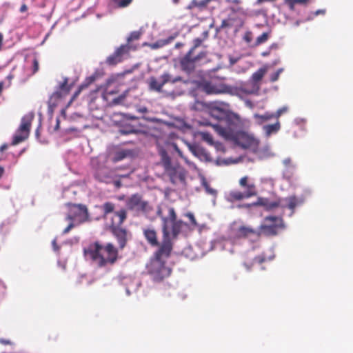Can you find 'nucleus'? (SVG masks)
Segmentation results:
<instances>
[{"mask_svg":"<svg viewBox=\"0 0 353 353\" xmlns=\"http://www.w3.org/2000/svg\"><path fill=\"white\" fill-rule=\"evenodd\" d=\"M157 215L161 221L163 239L161 245L173 248L172 239H176L184 227L190 226L187 223L177 218L176 212L171 205L159 206Z\"/></svg>","mask_w":353,"mask_h":353,"instance_id":"nucleus-1","label":"nucleus"},{"mask_svg":"<svg viewBox=\"0 0 353 353\" xmlns=\"http://www.w3.org/2000/svg\"><path fill=\"white\" fill-rule=\"evenodd\" d=\"M83 255L87 261L99 268L113 265L119 259L118 248L112 243L102 244L98 241L85 247Z\"/></svg>","mask_w":353,"mask_h":353,"instance_id":"nucleus-2","label":"nucleus"},{"mask_svg":"<svg viewBox=\"0 0 353 353\" xmlns=\"http://www.w3.org/2000/svg\"><path fill=\"white\" fill-rule=\"evenodd\" d=\"M172 250V248L160 245L147 264V272L154 282L163 281L171 275L172 270L167 265L165 259L170 256Z\"/></svg>","mask_w":353,"mask_h":353,"instance_id":"nucleus-3","label":"nucleus"},{"mask_svg":"<svg viewBox=\"0 0 353 353\" xmlns=\"http://www.w3.org/2000/svg\"><path fill=\"white\" fill-rule=\"evenodd\" d=\"M213 128L221 137L233 142L243 148L251 147L254 139L242 132H234L230 127H223L220 124L213 125Z\"/></svg>","mask_w":353,"mask_h":353,"instance_id":"nucleus-4","label":"nucleus"},{"mask_svg":"<svg viewBox=\"0 0 353 353\" xmlns=\"http://www.w3.org/2000/svg\"><path fill=\"white\" fill-rule=\"evenodd\" d=\"M127 218V211L122 208L114 213L112 223L110 225V230L114 236L119 243V248L123 250L128 240V232L125 229L120 227Z\"/></svg>","mask_w":353,"mask_h":353,"instance_id":"nucleus-5","label":"nucleus"},{"mask_svg":"<svg viewBox=\"0 0 353 353\" xmlns=\"http://www.w3.org/2000/svg\"><path fill=\"white\" fill-rule=\"evenodd\" d=\"M88 219V209L85 205L81 204H68V212L65 217L70 223L63 231V234L68 233L75 225L85 222Z\"/></svg>","mask_w":353,"mask_h":353,"instance_id":"nucleus-6","label":"nucleus"},{"mask_svg":"<svg viewBox=\"0 0 353 353\" xmlns=\"http://www.w3.org/2000/svg\"><path fill=\"white\" fill-rule=\"evenodd\" d=\"M161 164L164 168L165 173L169 176L172 183L175 184L179 181L185 179L183 169L178 164H172L171 159L164 150L160 151Z\"/></svg>","mask_w":353,"mask_h":353,"instance_id":"nucleus-7","label":"nucleus"},{"mask_svg":"<svg viewBox=\"0 0 353 353\" xmlns=\"http://www.w3.org/2000/svg\"><path fill=\"white\" fill-rule=\"evenodd\" d=\"M239 183L241 188H244V191L241 192L237 190L230 191L228 195V200L229 201H239L257 194L256 185L253 182L250 181L249 176H243L240 179Z\"/></svg>","mask_w":353,"mask_h":353,"instance_id":"nucleus-8","label":"nucleus"},{"mask_svg":"<svg viewBox=\"0 0 353 353\" xmlns=\"http://www.w3.org/2000/svg\"><path fill=\"white\" fill-rule=\"evenodd\" d=\"M127 209L135 212L137 214H148L152 211L153 208L148 201L137 193L129 196L125 201Z\"/></svg>","mask_w":353,"mask_h":353,"instance_id":"nucleus-9","label":"nucleus"},{"mask_svg":"<svg viewBox=\"0 0 353 353\" xmlns=\"http://www.w3.org/2000/svg\"><path fill=\"white\" fill-rule=\"evenodd\" d=\"M266 223L262 224L259 227L261 235L276 236L279 232L285 228L283 219L281 217L276 216H268L265 218Z\"/></svg>","mask_w":353,"mask_h":353,"instance_id":"nucleus-10","label":"nucleus"},{"mask_svg":"<svg viewBox=\"0 0 353 353\" xmlns=\"http://www.w3.org/2000/svg\"><path fill=\"white\" fill-rule=\"evenodd\" d=\"M193 54L192 50H190L179 62L181 70L188 73L193 72L196 64L207 57L205 51H201L196 56H193Z\"/></svg>","mask_w":353,"mask_h":353,"instance_id":"nucleus-11","label":"nucleus"},{"mask_svg":"<svg viewBox=\"0 0 353 353\" xmlns=\"http://www.w3.org/2000/svg\"><path fill=\"white\" fill-rule=\"evenodd\" d=\"M177 82H183L187 83V81H184L180 76L172 77L168 72H164L161 77L159 81L157 78L152 77L150 78L149 87L152 90L157 91L158 92H162L163 86L168 83H176Z\"/></svg>","mask_w":353,"mask_h":353,"instance_id":"nucleus-12","label":"nucleus"},{"mask_svg":"<svg viewBox=\"0 0 353 353\" xmlns=\"http://www.w3.org/2000/svg\"><path fill=\"white\" fill-rule=\"evenodd\" d=\"M226 105V103L219 101L210 102L208 105L210 114L218 120L223 119L227 116L225 108Z\"/></svg>","mask_w":353,"mask_h":353,"instance_id":"nucleus-13","label":"nucleus"},{"mask_svg":"<svg viewBox=\"0 0 353 353\" xmlns=\"http://www.w3.org/2000/svg\"><path fill=\"white\" fill-rule=\"evenodd\" d=\"M94 177L99 182L110 183L114 178V172L106 166H99L94 170Z\"/></svg>","mask_w":353,"mask_h":353,"instance_id":"nucleus-14","label":"nucleus"},{"mask_svg":"<svg viewBox=\"0 0 353 353\" xmlns=\"http://www.w3.org/2000/svg\"><path fill=\"white\" fill-rule=\"evenodd\" d=\"M202 90L207 94H219L228 92L227 85L222 83H215L212 81H205L201 85Z\"/></svg>","mask_w":353,"mask_h":353,"instance_id":"nucleus-15","label":"nucleus"},{"mask_svg":"<svg viewBox=\"0 0 353 353\" xmlns=\"http://www.w3.org/2000/svg\"><path fill=\"white\" fill-rule=\"evenodd\" d=\"M236 236L238 238H248L255 236L259 238L261 236L259 230H255L250 226H240L236 232Z\"/></svg>","mask_w":353,"mask_h":353,"instance_id":"nucleus-16","label":"nucleus"},{"mask_svg":"<svg viewBox=\"0 0 353 353\" xmlns=\"http://www.w3.org/2000/svg\"><path fill=\"white\" fill-rule=\"evenodd\" d=\"M72 85H68V78L65 77L63 82L60 83L59 90L52 94L50 99H60L63 97H65L67 94H69Z\"/></svg>","mask_w":353,"mask_h":353,"instance_id":"nucleus-17","label":"nucleus"},{"mask_svg":"<svg viewBox=\"0 0 353 353\" xmlns=\"http://www.w3.org/2000/svg\"><path fill=\"white\" fill-rule=\"evenodd\" d=\"M143 232L147 242L152 247L158 246L159 248L161 243H159L157 233L155 230L147 228L144 229Z\"/></svg>","mask_w":353,"mask_h":353,"instance_id":"nucleus-18","label":"nucleus"},{"mask_svg":"<svg viewBox=\"0 0 353 353\" xmlns=\"http://www.w3.org/2000/svg\"><path fill=\"white\" fill-rule=\"evenodd\" d=\"M34 114L31 112L22 117L21 124L18 128L20 132H23L26 134H30L32 121L34 119Z\"/></svg>","mask_w":353,"mask_h":353,"instance_id":"nucleus-19","label":"nucleus"},{"mask_svg":"<svg viewBox=\"0 0 353 353\" xmlns=\"http://www.w3.org/2000/svg\"><path fill=\"white\" fill-rule=\"evenodd\" d=\"M250 80L243 83L240 87V90L247 94H256L260 90V84H254Z\"/></svg>","mask_w":353,"mask_h":353,"instance_id":"nucleus-20","label":"nucleus"},{"mask_svg":"<svg viewBox=\"0 0 353 353\" xmlns=\"http://www.w3.org/2000/svg\"><path fill=\"white\" fill-rule=\"evenodd\" d=\"M94 77H95L94 75H92L85 79L84 82L80 85V86L78 88L77 90L74 93V94L70 101V103H71L79 96V94L81 93L82 90L88 88L91 83H92L95 81Z\"/></svg>","mask_w":353,"mask_h":353,"instance_id":"nucleus-21","label":"nucleus"},{"mask_svg":"<svg viewBox=\"0 0 353 353\" xmlns=\"http://www.w3.org/2000/svg\"><path fill=\"white\" fill-rule=\"evenodd\" d=\"M266 72L267 68H261L252 74L250 80L253 83H255L254 84H260V81L262 80Z\"/></svg>","mask_w":353,"mask_h":353,"instance_id":"nucleus-22","label":"nucleus"},{"mask_svg":"<svg viewBox=\"0 0 353 353\" xmlns=\"http://www.w3.org/2000/svg\"><path fill=\"white\" fill-rule=\"evenodd\" d=\"M265 261V256L263 254H261L254 257L252 261L245 262L243 265L247 268L248 270H250L252 265H254V263L262 264Z\"/></svg>","mask_w":353,"mask_h":353,"instance_id":"nucleus-23","label":"nucleus"},{"mask_svg":"<svg viewBox=\"0 0 353 353\" xmlns=\"http://www.w3.org/2000/svg\"><path fill=\"white\" fill-rule=\"evenodd\" d=\"M29 136V134H25L23 132H20L19 129H17L15 134L13 137L12 145H17L19 143L25 141Z\"/></svg>","mask_w":353,"mask_h":353,"instance_id":"nucleus-24","label":"nucleus"},{"mask_svg":"<svg viewBox=\"0 0 353 353\" xmlns=\"http://www.w3.org/2000/svg\"><path fill=\"white\" fill-rule=\"evenodd\" d=\"M136 47H133L130 44H125L121 45L119 48H118L115 52L122 58L123 55L128 54L131 50H135Z\"/></svg>","mask_w":353,"mask_h":353,"instance_id":"nucleus-25","label":"nucleus"},{"mask_svg":"<svg viewBox=\"0 0 353 353\" xmlns=\"http://www.w3.org/2000/svg\"><path fill=\"white\" fill-rule=\"evenodd\" d=\"M272 31L269 30L268 32H263L261 35L259 36L253 46H258L262 43H265L270 38L271 35Z\"/></svg>","mask_w":353,"mask_h":353,"instance_id":"nucleus-26","label":"nucleus"},{"mask_svg":"<svg viewBox=\"0 0 353 353\" xmlns=\"http://www.w3.org/2000/svg\"><path fill=\"white\" fill-rule=\"evenodd\" d=\"M280 128L279 122H276L274 124L267 125L263 127L266 134L270 135L272 133L276 132Z\"/></svg>","mask_w":353,"mask_h":353,"instance_id":"nucleus-27","label":"nucleus"},{"mask_svg":"<svg viewBox=\"0 0 353 353\" xmlns=\"http://www.w3.org/2000/svg\"><path fill=\"white\" fill-rule=\"evenodd\" d=\"M139 130L135 129V128L131 125H124L119 129V132L121 134H137Z\"/></svg>","mask_w":353,"mask_h":353,"instance_id":"nucleus-28","label":"nucleus"},{"mask_svg":"<svg viewBox=\"0 0 353 353\" xmlns=\"http://www.w3.org/2000/svg\"><path fill=\"white\" fill-rule=\"evenodd\" d=\"M268 199L263 198V197H259L256 202L252 203H248L243 205V207H245L247 208H250L252 206H263L264 208L267 205Z\"/></svg>","mask_w":353,"mask_h":353,"instance_id":"nucleus-29","label":"nucleus"},{"mask_svg":"<svg viewBox=\"0 0 353 353\" xmlns=\"http://www.w3.org/2000/svg\"><path fill=\"white\" fill-rule=\"evenodd\" d=\"M121 61L122 58L114 52L113 54L108 57L106 62L109 65H114Z\"/></svg>","mask_w":353,"mask_h":353,"instance_id":"nucleus-30","label":"nucleus"},{"mask_svg":"<svg viewBox=\"0 0 353 353\" xmlns=\"http://www.w3.org/2000/svg\"><path fill=\"white\" fill-rule=\"evenodd\" d=\"M102 210L104 215L106 216L108 214L113 212L114 210V204L111 202H105L102 205Z\"/></svg>","mask_w":353,"mask_h":353,"instance_id":"nucleus-31","label":"nucleus"},{"mask_svg":"<svg viewBox=\"0 0 353 353\" xmlns=\"http://www.w3.org/2000/svg\"><path fill=\"white\" fill-rule=\"evenodd\" d=\"M309 0H285L291 10H294L296 4H305Z\"/></svg>","mask_w":353,"mask_h":353,"instance_id":"nucleus-32","label":"nucleus"},{"mask_svg":"<svg viewBox=\"0 0 353 353\" xmlns=\"http://www.w3.org/2000/svg\"><path fill=\"white\" fill-rule=\"evenodd\" d=\"M141 34L142 33L140 31L132 32L127 39L128 43L130 44L132 41L139 40L141 37Z\"/></svg>","mask_w":353,"mask_h":353,"instance_id":"nucleus-33","label":"nucleus"},{"mask_svg":"<svg viewBox=\"0 0 353 353\" xmlns=\"http://www.w3.org/2000/svg\"><path fill=\"white\" fill-rule=\"evenodd\" d=\"M202 139L210 144H213V138L210 133L202 132L200 133Z\"/></svg>","mask_w":353,"mask_h":353,"instance_id":"nucleus-34","label":"nucleus"},{"mask_svg":"<svg viewBox=\"0 0 353 353\" xmlns=\"http://www.w3.org/2000/svg\"><path fill=\"white\" fill-rule=\"evenodd\" d=\"M129 154L128 150H121L116 153L114 161H119L125 158Z\"/></svg>","mask_w":353,"mask_h":353,"instance_id":"nucleus-35","label":"nucleus"},{"mask_svg":"<svg viewBox=\"0 0 353 353\" xmlns=\"http://www.w3.org/2000/svg\"><path fill=\"white\" fill-rule=\"evenodd\" d=\"M288 201V208L292 210H294L297 205V199L295 196H290L287 199Z\"/></svg>","mask_w":353,"mask_h":353,"instance_id":"nucleus-36","label":"nucleus"},{"mask_svg":"<svg viewBox=\"0 0 353 353\" xmlns=\"http://www.w3.org/2000/svg\"><path fill=\"white\" fill-rule=\"evenodd\" d=\"M186 217H188L190 221L191 225L193 227V228L198 226V223L194 216V214L192 212H188L185 214Z\"/></svg>","mask_w":353,"mask_h":353,"instance_id":"nucleus-37","label":"nucleus"},{"mask_svg":"<svg viewBox=\"0 0 353 353\" xmlns=\"http://www.w3.org/2000/svg\"><path fill=\"white\" fill-rule=\"evenodd\" d=\"M283 163L286 168V172H288L289 170H290L291 168H295V166L292 163V159L290 157L285 159L283 161Z\"/></svg>","mask_w":353,"mask_h":353,"instance_id":"nucleus-38","label":"nucleus"},{"mask_svg":"<svg viewBox=\"0 0 353 353\" xmlns=\"http://www.w3.org/2000/svg\"><path fill=\"white\" fill-rule=\"evenodd\" d=\"M230 10L233 13L244 14V9L241 6L232 5L229 8Z\"/></svg>","mask_w":353,"mask_h":353,"instance_id":"nucleus-39","label":"nucleus"},{"mask_svg":"<svg viewBox=\"0 0 353 353\" xmlns=\"http://www.w3.org/2000/svg\"><path fill=\"white\" fill-rule=\"evenodd\" d=\"M267 205H265V208L267 210H271L274 208H276L277 207L279 206V201H269V200H268L267 201Z\"/></svg>","mask_w":353,"mask_h":353,"instance_id":"nucleus-40","label":"nucleus"},{"mask_svg":"<svg viewBox=\"0 0 353 353\" xmlns=\"http://www.w3.org/2000/svg\"><path fill=\"white\" fill-rule=\"evenodd\" d=\"M283 70L282 68H279L275 72L272 74L270 76V81L272 82H274V81H277L279 78L281 73L283 72Z\"/></svg>","mask_w":353,"mask_h":353,"instance_id":"nucleus-41","label":"nucleus"},{"mask_svg":"<svg viewBox=\"0 0 353 353\" xmlns=\"http://www.w3.org/2000/svg\"><path fill=\"white\" fill-rule=\"evenodd\" d=\"M232 26V23H231L230 19H223L221 21V26L219 27L220 29H225L231 28Z\"/></svg>","mask_w":353,"mask_h":353,"instance_id":"nucleus-42","label":"nucleus"},{"mask_svg":"<svg viewBox=\"0 0 353 353\" xmlns=\"http://www.w3.org/2000/svg\"><path fill=\"white\" fill-rule=\"evenodd\" d=\"M132 1V0H118V1H116L115 3L119 8H125L128 6Z\"/></svg>","mask_w":353,"mask_h":353,"instance_id":"nucleus-43","label":"nucleus"},{"mask_svg":"<svg viewBox=\"0 0 353 353\" xmlns=\"http://www.w3.org/2000/svg\"><path fill=\"white\" fill-rule=\"evenodd\" d=\"M252 35L253 34L251 31H246L243 35V39L247 43H250L252 41Z\"/></svg>","mask_w":353,"mask_h":353,"instance_id":"nucleus-44","label":"nucleus"},{"mask_svg":"<svg viewBox=\"0 0 353 353\" xmlns=\"http://www.w3.org/2000/svg\"><path fill=\"white\" fill-rule=\"evenodd\" d=\"M39 61L37 60V59L36 57H34L32 61V74H34L36 72H37L39 71Z\"/></svg>","mask_w":353,"mask_h":353,"instance_id":"nucleus-45","label":"nucleus"},{"mask_svg":"<svg viewBox=\"0 0 353 353\" xmlns=\"http://www.w3.org/2000/svg\"><path fill=\"white\" fill-rule=\"evenodd\" d=\"M202 41H203V40L200 38H196V39H194V41H193L194 45L190 49V50H192V53L194 52V50H196V48H197L198 47H199L201 45Z\"/></svg>","mask_w":353,"mask_h":353,"instance_id":"nucleus-46","label":"nucleus"},{"mask_svg":"<svg viewBox=\"0 0 353 353\" xmlns=\"http://www.w3.org/2000/svg\"><path fill=\"white\" fill-rule=\"evenodd\" d=\"M124 99H125L124 95H120V96L113 99L112 103L114 105H117V104L122 103Z\"/></svg>","mask_w":353,"mask_h":353,"instance_id":"nucleus-47","label":"nucleus"},{"mask_svg":"<svg viewBox=\"0 0 353 353\" xmlns=\"http://www.w3.org/2000/svg\"><path fill=\"white\" fill-rule=\"evenodd\" d=\"M259 117H260L261 119H262L264 121H268V120L271 119L273 117H275V115L274 114L265 113L263 115L259 116Z\"/></svg>","mask_w":353,"mask_h":353,"instance_id":"nucleus-48","label":"nucleus"},{"mask_svg":"<svg viewBox=\"0 0 353 353\" xmlns=\"http://www.w3.org/2000/svg\"><path fill=\"white\" fill-rule=\"evenodd\" d=\"M288 110L286 107H283L279 109L274 114L275 118H279L283 112H285Z\"/></svg>","mask_w":353,"mask_h":353,"instance_id":"nucleus-49","label":"nucleus"},{"mask_svg":"<svg viewBox=\"0 0 353 353\" xmlns=\"http://www.w3.org/2000/svg\"><path fill=\"white\" fill-rule=\"evenodd\" d=\"M172 147L174 149V150L178 153L179 156H180L181 157H183V154H182V152L181 150L179 148L178 145H176V143H172Z\"/></svg>","mask_w":353,"mask_h":353,"instance_id":"nucleus-50","label":"nucleus"},{"mask_svg":"<svg viewBox=\"0 0 353 353\" xmlns=\"http://www.w3.org/2000/svg\"><path fill=\"white\" fill-rule=\"evenodd\" d=\"M226 2L229 3H232L236 6H240L242 1L241 0H226Z\"/></svg>","mask_w":353,"mask_h":353,"instance_id":"nucleus-51","label":"nucleus"},{"mask_svg":"<svg viewBox=\"0 0 353 353\" xmlns=\"http://www.w3.org/2000/svg\"><path fill=\"white\" fill-rule=\"evenodd\" d=\"M3 44V34L0 32V51L2 50Z\"/></svg>","mask_w":353,"mask_h":353,"instance_id":"nucleus-52","label":"nucleus"},{"mask_svg":"<svg viewBox=\"0 0 353 353\" xmlns=\"http://www.w3.org/2000/svg\"><path fill=\"white\" fill-rule=\"evenodd\" d=\"M27 10H28L27 6L25 3L22 4L20 8V12H24L27 11Z\"/></svg>","mask_w":353,"mask_h":353,"instance_id":"nucleus-53","label":"nucleus"},{"mask_svg":"<svg viewBox=\"0 0 353 353\" xmlns=\"http://www.w3.org/2000/svg\"><path fill=\"white\" fill-rule=\"evenodd\" d=\"M112 182L114 183L115 187H117V188H120L121 186V182L120 181H119V180H117V181H113L112 180Z\"/></svg>","mask_w":353,"mask_h":353,"instance_id":"nucleus-54","label":"nucleus"},{"mask_svg":"<svg viewBox=\"0 0 353 353\" xmlns=\"http://www.w3.org/2000/svg\"><path fill=\"white\" fill-rule=\"evenodd\" d=\"M52 245H53V247H54V250H59V246L57 245L56 240H54V241H52Z\"/></svg>","mask_w":353,"mask_h":353,"instance_id":"nucleus-55","label":"nucleus"},{"mask_svg":"<svg viewBox=\"0 0 353 353\" xmlns=\"http://www.w3.org/2000/svg\"><path fill=\"white\" fill-rule=\"evenodd\" d=\"M325 10H316V11L315 12V15H318V14H325Z\"/></svg>","mask_w":353,"mask_h":353,"instance_id":"nucleus-56","label":"nucleus"},{"mask_svg":"<svg viewBox=\"0 0 353 353\" xmlns=\"http://www.w3.org/2000/svg\"><path fill=\"white\" fill-rule=\"evenodd\" d=\"M0 343L4 344V345H8L10 343L9 341L5 340V339H0Z\"/></svg>","mask_w":353,"mask_h":353,"instance_id":"nucleus-57","label":"nucleus"},{"mask_svg":"<svg viewBox=\"0 0 353 353\" xmlns=\"http://www.w3.org/2000/svg\"><path fill=\"white\" fill-rule=\"evenodd\" d=\"M59 125H60V121H59V119H57V123H56V125L54 127V130H57L59 128Z\"/></svg>","mask_w":353,"mask_h":353,"instance_id":"nucleus-58","label":"nucleus"},{"mask_svg":"<svg viewBox=\"0 0 353 353\" xmlns=\"http://www.w3.org/2000/svg\"><path fill=\"white\" fill-rule=\"evenodd\" d=\"M150 46L152 47V48L153 49H157L160 46L157 43H153V44H151Z\"/></svg>","mask_w":353,"mask_h":353,"instance_id":"nucleus-59","label":"nucleus"},{"mask_svg":"<svg viewBox=\"0 0 353 353\" xmlns=\"http://www.w3.org/2000/svg\"><path fill=\"white\" fill-rule=\"evenodd\" d=\"M8 145L6 144H4L0 147V151L3 152L6 149H7Z\"/></svg>","mask_w":353,"mask_h":353,"instance_id":"nucleus-60","label":"nucleus"},{"mask_svg":"<svg viewBox=\"0 0 353 353\" xmlns=\"http://www.w3.org/2000/svg\"><path fill=\"white\" fill-rule=\"evenodd\" d=\"M208 191L211 194H214L216 192V191L212 189H208Z\"/></svg>","mask_w":353,"mask_h":353,"instance_id":"nucleus-61","label":"nucleus"},{"mask_svg":"<svg viewBox=\"0 0 353 353\" xmlns=\"http://www.w3.org/2000/svg\"><path fill=\"white\" fill-rule=\"evenodd\" d=\"M268 52H263V53H262V55H263V56H266V55H268Z\"/></svg>","mask_w":353,"mask_h":353,"instance_id":"nucleus-62","label":"nucleus"},{"mask_svg":"<svg viewBox=\"0 0 353 353\" xmlns=\"http://www.w3.org/2000/svg\"><path fill=\"white\" fill-rule=\"evenodd\" d=\"M147 111V109L145 108H143V110H141V112H146Z\"/></svg>","mask_w":353,"mask_h":353,"instance_id":"nucleus-63","label":"nucleus"},{"mask_svg":"<svg viewBox=\"0 0 353 353\" xmlns=\"http://www.w3.org/2000/svg\"><path fill=\"white\" fill-rule=\"evenodd\" d=\"M291 176H292V174L288 175V179H290V177H291Z\"/></svg>","mask_w":353,"mask_h":353,"instance_id":"nucleus-64","label":"nucleus"}]
</instances>
